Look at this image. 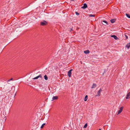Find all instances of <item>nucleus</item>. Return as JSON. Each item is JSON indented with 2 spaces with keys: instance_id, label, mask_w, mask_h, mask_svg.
Here are the masks:
<instances>
[{
  "instance_id": "9d476101",
  "label": "nucleus",
  "mask_w": 130,
  "mask_h": 130,
  "mask_svg": "<svg viewBox=\"0 0 130 130\" xmlns=\"http://www.w3.org/2000/svg\"><path fill=\"white\" fill-rule=\"evenodd\" d=\"M130 47V42L127 43V44L125 46V47L128 49Z\"/></svg>"
},
{
  "instance_id": "ddd939ff",
  "label": "nucleus",
  "mask_w": 130,
  "mask_h": 130,
  "mask_svg": "<svg viewBox=\"0 0 130 130\" xmlns=\"http://www.w3.org/2000/svg\"><path fill=\"white\" fill-rule=\"evenodd\" d=\"M84 52L85 54H87L90 52V51L88 50H87L84 51Z\"/></svg>"
},
{
  "instance_id": "423d86ee",
  "label": "nucleus",
  "mask_w": 130,
  "mask_h": 130,
  "mask_svg": "<svg viewBox=\"0 0 130 130\" xmlns=\"http://www.w3.org/2000/svg\"><path fill=\"white\" fill-rule=\"evenodd\" d=\"M87 7V5L86 3H84V4L83 6H82L81 7L83 9H85Z\"/></svg>"
},
{
  "instance_id": "5701e85b",
  "label": "nucleus",
  "mask_w": 130,
  "mask_h": 130,
  "mask_svg": "<svg viewBox=\"0 0 130 130\" xmlns=\"http://www.w3.org/2000/svg\"><path fill=\"white\" fill-rule=\"evenodd\" d=\"M73 30L72 28H71L70 29V31L71 32V31H72Z\"/></svg>"
},
{
  "instance_id": "20e7f679",
  "label": "nucleus",
  "mask_w": 130,
  "mask_h": 130,
  "mask_svg": "<svg viewBox=\"0 0 130 130\" xmlns=\"http://www.w3.org/2000/svg\"><path fill=\"white\" fill-rule=\"evenodd\" d=\"M102 91V89L100 88L99 90L97 92V94L96 95V96H99L100 95V93Z\"/></svg>"
},
{
  "instance_id": "aec40b11",
  "label": "nucleus",
  "mask_w": 130,
  "mask_h": 130,
  "mask_svg": "<svg viewBox=\"0 0 130 130\" xmlns=\"http://www.w3.org/2000/svg\"><path fill=\"white\" fill-rule=\"evenodd\" d=\"M102 22H104L105 23H106V24H108V23L106 21H105V20H103L102 21Z\"/></svg>"
},
{
  "instance_id": "a211bd4d",
  "label": "nucleus",
  "mask_w": 130,
  "mask_h": 130,
  "mask_svg": "<svg viewBox=\"0 0 130 130\" xmlns=\"http://www.w3.org/2000/svg\"><path fill=\"white\" fill-rule=\"evenodd\" d=\"M87 123H86L84 125V126L83 127L84 128H86L87 127Z\"/></svg>"
},
{
  "instance_id": "6e6552de",
  "label": "nucleus",
  "mask_w": 130,
  "mask_h": 130,
  "mask_svg": "<svg viewBox=\"0 0 130 130\" xmlns=\"http://www.w3.org/2000/svg\"><path fill=\"white\" fill-rule=\"evenodd\" d=\"M111 37H113L115 40H118V38L117 36L115 35H112L111 36Z\"/></svg>"
},
{
  "instance_id": "dca6fc26",
  "label": "nucleus",
  "mask_w": 130,
  "mask_h": 130,
  "mask_svg": "<svg viewBox=\"0 0 130 130\" xmlns=\"http://www.w3.org/2000/svg\"><path fill=\"white\" fill-rule=\"evenodd\" d=\"M126 15L127 17L130 19V15L129 14L127 13H126Z\"/></svg>"
},
{
  "instance_id": "7ed1b4c3",
  "label": "nucleus",
  "mask_w": 130,
  "mask_h": 130,
  "mask_svg": "<svg viewBox=\"0 0 130 130\" xmlns=\"http://www.w3.org/2000/svg\"><path fill=\"white\" fill-rule=\"evenodd\" d=\"M123 106L121 107L120 108H119V110L118 111V115L119 114H120L122 111L123 109Z\"/></svg>"
},
{
  "instance_id": "cd10ccee",
  "label": "nucleus",
  "mask_w": 130,
  "mask_h": 130,
  "mask_svg": "<svg viewBox=\"0 0 130 130\" xmlns=\"http://www.w3.org/2000/svg\"><path fill=\"white\" fill-rule=\"evenodd\" d=\"M99 130H101V129H100Z\"/></svg>"
},
{
  "instance_id": "39448f33",
  "label": "nucleus",
  "mask_w": 130,
  "mask_h": 130,
  "mask_svg": "<svg viewBox=\"0 0 130 130\" xmlns=\"http://www.w3.org/2000/svg\"><path fill=\"white\" fill-rule=\"evenodd\" d=\"M126 98L127 99L130 98V92L128 93L127 94Z\"/></svg>"
},
{
  "instance_id": "393cba45",
  "label": "nucleus",
  "mask_w": 130,
  "mask_h": 130,
  "mask_svg": "<svg viewBox=\"0 0 130 130\" xmlns=\"http://www.w3.org/2000/svg\"><path fill=\"white\" fill-rule=\"evenodd\" d=\"M71 1H76V0H70Z\"/></svg>"
},
{
  "instance_id": "412c9836",
  "label": "nucleus",
  "mask_w": 130,
  "mask_h": 130,
  "mask_svg": "<svg viewBox=\"0 0 130 130\" xmlns=\"http://www.w3.org/2000/svg\"><path fill=\"white\" fill-rule=\"evenodd\" d=\"M75 13H76V15H79V13H78L77 12H75Z\"/></svg>"
},
{
  "instance_id": "0eeeda50",
  "label": "nucleus",
  "mask_w": 130,
  "mask_h": 130,
  "mask_svg": "<svg viewBox=\"0 0 130 130\" xmlns=\"http://www.w3.org/2000/svg\"><path fill=\"white\" fill-rule=\"evenodd\" d=\"M39 77H40L42 78V76L41 74H40L39 76L34 78L33 79H37Z\"/></svg>"
},
{
  "instance_id": "b1692460",
  "label": "nucleus",
  "mask_w": 130,
  "mask_h": 130,
  "mask_svg": "<svg viewBox=\"0 0 130 130\" xmlns=\"http://www.w3.org/2000/svg\"><path fill=\"white\" fill-rule=\"evenodd\" d=\"M6 117H5V118H4V120H5H5H6Z\"/></svg>"
},
{
  "instance_id": "f03ea898",
  "label": "nucleus",
  "mask_w": 130,
  "mask_h": 130,
  "mask_svg": "<svg viewBox=\"0 0 130 130\" xmlns=\"http://www.w3.org/2000/svg\"><path fill=\"white\" fill-rule=\"evenodd\" d=\"M72 70V69H71L68 72V76L69 77H71V72Z\"/></svg>"
},
{
  "instance_id": "a878e982",
  "label": "nucleus",
  "mask_w": 130,
  "mask_h": 130,
  "mask_svg": "<svg viewBox=\"0 0 130 130\" xmlns=\"http://www.w3.org/2000/svg\"><path fill=\"white\" fill-rule=\"evenodd\" d=\"M10 80H13V78H11L10 79Z\"/></svg>"
},
{
  "instance_id": "1a4fd4ad",
  "label": "nucleus",
  "mask_w": 130,
  "mask_h": 130,
  "mask_svg": "<svg viewBox=\"0 0 130 130\" xmlns=\"http://www.w3.org/2000/svg\"><path fill=\"white\" fill-rule=\"evenodd\" d=\"M96 87V85L94 83H93L91 87V88L93 89L95 88Z\"/></svg>"
},
{
  "instance_id": "4468645a",
  "label": "nucleus",
  "mask_w": 130,
  "mask_h": 130,
  "mask_svg": "<svg viewBox=\"0 0 130 130\" xmlns=\"http://www.w3.org/2000/svg\"><path fill=\"white\" fill-rule=\"evenodd\" d=\"M88 96L87 95H86L85 96V98H84V101H86L87 100V99L88 98Z\"/></svg>"
},
{
  "instance_id": "2eb2a0df",
  "label": "nucleus",
  "mask_w": 130,
  "mask_h": 130,
  "mask_svg": "<svg viewBox=\"0 0 130 130\" xmlns=\"http://www.w3.org/2000/svg\"><path fill=\"white\" fill-rule=\"evenodd\" d=\"M44 79L46 80H47L48 79V77L47 76L45 75L44 76Z\"/></svg>"
},
{
  "instance_id": "9b49d317",
  "label": "nucleus",
  "mask_w": 130,
  "mask_h": 130,
  "mask_svg": "<svg viewBox=\"0 0 130 130\" xmlns=\"http://www.w3.org/2000/svg\"><path fill=\"white\" fill-rule=\"evenodd\" d=\"M58 97L57 96H53L52 98V100L53 101L54 100H57L58 99Z\"/></svg>"
},
{
  "instance_id": "f3484780",
  "label": "nucleus",
  "mask_w": 130,
  "mask_h": 130,
  "mask_svg": "<svg viewBox=\"0 0 130 130\" xmlns=\"http://www.w3.org/2000/svg\"><path fill=\"white\" fill-rule=\"evenodd\" d=\"M45 125V123H43V124H42V125H41V128H42L43 127H44V126Z\"/></svg>"
},
{
  "instance_id": "4be33fe9",
  "label": "nucleus",
  "mask_w": 130,
  "mask_h": 130,
  "mask_svg": "<svg viewBox=\"0 0 130 130\" xmlns=\"http://www.w3.org/2000/svg\"><path fill=\"white\" fill-rule=\"evenodd\" d=\"M125 36L126 37V39H127L128 38V36L127 35H125Z\"/></svg>"
},
{
  "instance_id": "bb28decb",
  "label": "nucleus",
  "mask_w": 130,
  "mask_h": 130,
  "mask_svg": "<svg viewBox=\"0 0 130 130\" xmlns=\"http://www.w3.org/2000/svg\"><path fill=\"white\" fill-rule=\"evenodd\" d=\"M10 79L9 80H8L7 82H9L10 81Z\"/></svg>"
},
{
  "instance_id": "f257e3e1",
  "label": "nucleus",
  "mask_w": 130,
  "mask_h": 130,
  "mask_svg": "<svg viewBox=\"0 0 130 130\" xmlns=\"http://www.w3.org/2000/svg\"><path fill=\"white\" fill-rule=\"evenodd\" d=\"M47 22L45 20H44L43 22H41L40 23V24L42 26H44L46 25L47 24Z\"/></svg>"
},
{
  "instance_id": "6ab92c4d",
  "label": "nucleus",
  "mask_w": 130,
  "mask_h": 130,
  "mask_svg": "<svg viewBox=\"0 0 130 130\" xmlns=\"http://www.w3.org/2000/svg\"><path fill=\"white\" fill-rule=\"evenodd\" d=\"M89 16L90 17H94L95 16V15L91 14H89Z\"/></svg>"
},
{
  "instance_id": "f8f14e48",
  "label": "nucleus",
  "mask_w": 130,
  "mask_h": 130,
  "mask_svg": "<svg viewBox=\"0 0 130 130\" xmlns=\"http://www.w3.org/2000/svg\"><path fill=\"white\" fill-rule=\"evenodd\" d=\"M110 21L111 23H113L115 22L116 19H111Z\"/></svg>"
}]
</instances>
